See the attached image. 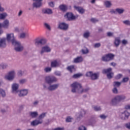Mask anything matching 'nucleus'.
Wrapping results in <instances>:
<instances>
[{
    "label": "nucleus",
    "instance_id": "1a4fd4ad",
    "mask_svg": "<svg viewBox=\"0 0 130 130\" xmlns=\"http://www.w3.org/2000/svg\"><path fill=\"white\" fill-rule=\"evenodd\" d=\"M129 116H130V113L126 110L121 113V114H120V118L122 120H127V119L129 118Z\"/></svg>",
    "mask_w": 130,
    "mask_h": 130
},
{
    "label": "nucleus",
    "instance_id": "dca6fc26",
    "mask_svg": "<svg viewBox=\"0 0 130 130\" xmlns=\"http://www.w3.org/2000/svg\"><path fill=\"white\" fill-rule=\"evenodd\" d=\"M39 124H42V121L39 120V119H35L30 123V125H31V126H37Z\"/></svg>",
    "mask_w": 130,
    "mask_h": 130
},
{
    "label": "nucleus",
    "instance_id": "c9c22d12",
    "mask_svg": "<svg viewBox=\"0 0 130 130\" xmlns=\"http://www.w3.org/2000/svg\"><path fill=\"white\" fill-rule=\"evenodd\" d=\"M67 70L70 72V73H73V71H75V67L74 66H69L67 67Z\"/></svg>",
    "mask_w": 130,
    "mask_h": 130
},
{
    "label": "nucleus",
    "instance_id": "4c0bfd02",
    "mask_svg": "<svg viewBox=\"0 0 130 130\" xmlns=\"http://www.w3.org/2000/svg\"><path fill=\"white\" fill-rule=\"evenodd\" d=\"M114 75V73H113V72H111V73H109L108 74H107V77L108 78V79H112V78H113V75Z\"/></svg>",
    "mask_w": 130,
    "mask_h": 130
},
{
    "label": "nucleus",
    "instance_id": "0eeeda50",
    "mask_svg": "<svg viewBox=\"0 0 130 130\" xmlns=\"http://www.w3.org/2000/svg\"><path fill=\"white\" fill-rule=\"evenodd\" d=\"M86 77L90 78L93 80H98L99 78V73H93V72L89 71L86 73Z\"/></svg>",
    "mask_w": 130,
    "mask_h": 130
},
{
    "label": "nucleus",
    "instance_id": "6e6552de",
    "mask_svg": "<svg viewBox=\"0 0 130 130\" xmlns=\"http://www.w3.org/2000/svg\"><path fill=\"white\" fill-rule=\"evenodd\" d=\"M64 17L66 19H67L68 21H74V20L78 18V16L74 15L73 13L71 12H67Z\"/></svg>",
    "mask_w": 130,
    "mask_h": 130
},
{
    "label": "nucleus",
    "instance_id": "9d476101",
    "mask_svg": "<svg viewBox=\"0 0 130 130\" xmlns=\"http://www.w3.org/2000/svg\"><path fill=\"white\" fill-rule=\"evenodd\" d=\"M15 76H16L15 71H11L5 76V78L6 80H8V81H13L15 79Z\"/></svg>",
    "mask_w": 130,
    "mask_h": 130
},
{
    "label": "nucleus",
    "instance_id": "39448f33",
    "mask_svg": "<svg viewBox=\"0 0 130 130\" xmlns=\"http://www.w3.org/2000/svg\"><path fill=\"white\" fill-rule=\"evenodd\" d=\"M14 46V49L17 52H22L24 50V46L22 45L21 42L17 41L12 44Z\"/></svg>",
    "mask_w": 130,
    "mask_h": 130
},
{
    "label": "nucleus",
    "instance_id": "603ef678",
    "mask_svg": "<svg viewBox=\"0 0 130 130\" xmlns=\"http://www.w3.org/2000/svg\"><path fill=\"white\" fill-rule=\"evenodd\" d=\"M110 14H114L115 15H116V9L114 10V9H111L110 11Z\"/></svg>",
    "mask_w": 130,
    "mask_h": 130
},
{
    "label": "nucleus",
    "instance_id": "423d86ee",
    "mask_svg": "<svg viewBox=\"0 0 130 130\" xmlns=\"http://www.w3.org/2000/svg\"><path fill=\"white\" fill-rule=\"evenodd\" d=\"M114 54L112 53H108L102 56L101 60L105 62L110 61V60H113V59L114 58Z\"/></svg>",
    "mask_w": 130,
    "mask_h": 130
},
{
    "label": "nucleus",
    "instance_id": "7c9ffc66",
    "mask_svg": "<svg viewBox=\"0 0 130 130\" xmlns=\"http://www.w3.org/2000/svg\"><path fill=\"white\" fill-rule=\"evenodd\" d=\"M6 17H8V14L7 13H0V20H4L6 19Z\"/></svg>",
    "mask_w": 130,
    "mask_h": 130
},
{
    "label": "nucleus",
    "instance_id": "20e7f679",
    "mask_svg": "<svg viewBox=\"0 0 130 130\" xmlns=\"http://www.w3.org/2000/svg\"><path fill=\"white\" fill-rule=\"evenodd\" d=\"M125 99H126V96L123 94L116 95L111 100V104L113 106H116L120 102H124Z\"/></svg>",
    "mask_w": 130,
    "mask_h": 130
},
{
    "label": "nucleus",
    "instance_id": "ea45409f",
    "mask_svg": "<svg viewBox=\"0 0 130 130\" xmlns=\"http://www.w3.org/2000/svg\"><path fill=\"white\" fill-rule=\"evenodd\" d=\"M81 51L83 54H87V53H89V50L87 48L82 49Z\"/></svg>",
    "mask_w": 130,
    "mask_h": 130
},
{
    "label": "nucleus",
    "instance_id": "f03ea898",
    "mask_svg": "<svg viewBox=\"0 0 130 130\" xmlns=\"http://www.w3.org/2000/svg\"><path fill=\"white\" fill-rule=\"evenodd\" d=\"M72 87L71 92L72 93H78V94H83V93H88L90 90V88L86 87L83 88L82 84L78 82H75L71 85Z\"/></svg>",
    "mask_w": 130,
    "mask_h": 130
},
{
    "label": "nucleus",
    "instance_id": "680f3d73",
    "mask_svg": "<svg viewBox=\"0 0 130 130\" xmlns=\"http://www.w3.org/2000/svg\"><path fill=\"white\" fill-rule=\"evenodd\" d=\"M72 121V118L71 117H68L66 118V122H71Z\"/></svg>",
    "mask_w": 130,
    "mask_h": 130
},
{
    "label": "nucleus",
    "instance_id": "f3484780",
    "mask_svg": "<svg viewBox=\"0 0 130 130\" xmlns=\"http://www.w3.org/2000/svg\"><path fill=\"white\" fill-rule=\"evenodd\" d=\"M2 28L4 29H9L10 27V21L8 19H6L3 21V23H2Z\"/></svg>",
    "mask_w": 130,
    "mask_h": 130
},
{
    "label": "nucleus",
    "instance_id": "f8f14e48",
    "mask_svg": "<svg viewBox=\"0 0 130 130\" xmlns=\"http://www.w3.org/2000/svg\"><path fill=\"white\" fill-rule=\"evenodd\" d=\"M58 28L63 31H67L69 29V24L66 22H60L58 24Z\"/></svg>",
    "mask_w": 130,
    "mask_h": 130
},
{
    "label": "nucleus",
    "instance_id": "e433bc0d",
    "mask_svg": "<svg viewBox=\"0 0 130 130\" xmlns=\"http://www.w3.org/2000/svg\"><path fill=\"white\" fill-rule=\"evenodd\" d=\"M121 85V82H119L118 81H115L113 82V85L115 87H120Z\"/></svg>",
    "mask_w": 130,
    "mask_h": 130
},
{
    "label": "nucleus",
    "instance_id": "4d7b16f0",
    "mask_svg": "<svg viewBox=\"0 0 130 130\" xmlns=\"http://www.w3.org/2000/svg\"><path fill=\"white\" fill-rule=\"evenodd\" d=\"M80 112L83 115V116L86 115V113H87V111H85V110H81Z\"/></svg>",
    "mask_w": 130,
    "mask_h": 130
},
{
    "label": "nucleus",
    "instance_id": "2f4dec72",
    "mask_svg": "<svg viewBox=\"0 0 130 130\" xmlns=\"http://www.w3.org/2000/svg\"><path fill=\"white\" fill-rule=\"evenodd\" d=\"M0 95H1L2 97L3 98H5L6 97V96L7 95L6 93V91H5V90L0 88Z\"/></svg>",
    "mask_w": 130,
    "mask_h": 130
},
{
    "label": "nucleus",
    "instance_id": "864d4df0",
    "mask_svg": "<svg viewBox=\"0 0 130 130\" xmlns=\"http://www.w3.org/2000/svg\"><path fill=\"white\" fill-rule=\"evenodd\" d=\"M122 77V75L119 74L116 76L115 79H116V80H119V79H120Z\"/></svg>",
    "mask_w": 130,
    "mask_h": 130
},
{
    "label": "nucleus",
    "instance_id": "473e14b6",
    "mask_svg": "<svg viewBox=\"0 0 130 130\" xmlns=\"http://www.w3.org/2000/svg\"><path fill=\"white\" fill-rule=\"evenodd\" d=\"M29 35L25 32H22L19 35V38L24 39L25 37H28Z\"/></svg>",
    "mask_w": 130,
    "mask_h": 130
},
{
    "label": "nucleus",
    "instance_id": "2eb2a0df",
    "mask_svg": "<svg viewBox=\"0 0 130 130\" xmlns=\"http://www.w3.org/2000/svg\"><path fill=\"white\" fill-rule=\"evenodd\" d=\"M51 51V49L48 46H45L42 48L40 52L41 54H43L45 52H50Z\"/></svg>",
    "mask_w": 130,
    "mask_h": 130
},
{
    "label": "nucleus",
    "instance_id": "c756f323",
    "mask_svg": "<svg viewBox=\"0 0 130 130\" xmlns=\"http://www.w3.org/2000/svg\"><path fill=\"white\" fill-rule=\"evenodd\" d=\"M116 11L117 14L121 15L123 13H124V9L123 8H116Z\"/></svg>",
    "mask_w": 130,
    "mask_h": 130
},
{
    "label": "nucleus",
    "instance_id": "6e6d98bb",
    "mask_svg": "<svg viewBox=\"0 0 130 130\" xmlns=\"http://www.w3.org/2000/svg\"><path fill=\"white\" fill-rule=\"evenodd\" d=\"M54 74L56 76H58V77H60V76H61V73H60V72L59 71L55 72Z\"/></svg>",
    "mask_w": 130,
    "mask_h": 130
},
{
    "label": "nucleus",
    "instance_id": "cd10ccee",
    "mask_svg": "<svg viewBox=\"0 0 130 130\" xmlns=\"http://www.w3.org/2000/svg\"><path fill=\"white\" fill-rule=\"evenodd\" d=\"M59 8L62 12H66L68 10V6L64 5H61L59 6Z\"/></svg>",
    "mask_w": 130,
    "mask_h": 130
},
{
    "label": "nucleus",
    "instance_id": "5fc2aeb1",
    "mask_svg": "<svg viewBox=\"0 0 130 130\" xmlns=\"http://www.w3.org/2000/svg\"><path fill=\"white\" fill-rule=\"evenodd\" d=\"M122 82H123V83H126V82H128V78L125 77V78H123Z\"/></svg>",
    "mask_w": 130,
    "mask_h": 130
},
{
    "label": "nucleus",
    "instance_id": "c03bdc74",
    "mask_svg": "<svg viewBox=\"0 0 130 130\" xmlns=\"http://www.w3.org/2000/svg\"><path fill=\"white\" fill-rule=\"evenodd\" d=\"M17 75H18V77H22V76H23V75H24V71H22L21 70H19L18 72Z\"/></svg>",
    "mask_w": 130,
    "mask_h": 130
},
{
    "label": "nucleus",
    "instance_id": "37998d69",
    "mask_svg": "<svg viewBox=\"0 0 130 130\" xmlns=\"http://www.w3.org/2000/svg\"><path fill=\"white\" fill-rule=\"evenodd\" d=\"M44 71L45 73H50V72H51V68L46 67L44 69Z\"/></svg>",
    "mask_w": 130,
    "mask_h": 130
},
{
    "label": "nucleus",
    "instance_id": "79ce46f5",
    "mask_svg": "<svg viewBox=\"0 0 130 130\" xmlns=\"http://www.w3.org/2000/svg\"><path fill=\"white\" fill-rule=\"evenodd\" d=\"M44 25L45 27V28H46V29H47L48 30H49L50 31V30H51V28L50 27V25H49L48 24V23H44Z\"/></svg>",
    "mask_w": 130,
    "mask_h": 130
},
{
    "label": "nucleus",
    "instance_id": "13d9d810",
    "mask_svg": "<svg viewBox=\"0 0 130 130\" xmlns=\"http://www.w3.org/2000/svg\"><path fill=\"white\" fill-rule=\"evenodd\" d=\"M125 126L127 129H130V122L126 123L125 124Z\"/></svg>",
    "mask_w": 130,
    "mask_h": 130
},
{
    "label": "nucleus",
    "instance_id": "de8ad7c7",
    "mask_svg": "<svg viewBox=\"0 0 130 130\" xmlns=\"http://www.w3.org/2000/svg\"><path fill=\"white\" fill-rule=\"evenodd\" d=\"M112 92L114 93V94H117V93H118V90L116 87H114V88L112 89Z\"/></svg>",
    "mask_w": 130,
    "mask_h": 130
},
{
    "label": "nucleus",
    "instance_id": "9b49d317",
    "mask_svg": "<svg viewBox=\"0 0 130 130\" xmlns=\"http://www.w3.org/2000/svg\"><path fill=\"white\" fill-rule=\"evenodd\" d=\"M46 43V40L44 39L37 38L35 40V44L36 46H39L40 45H44Z\"/></svg>",
    "mask_w": 130,
    "mask_h": 130
},
{
    "label": "nucleus",
    "instance_id": "412c9836",
    "mask_svg": "<svg viewBox=\"0 0 130 130\" xmlns=\"http://www.w3.org/2000/svg\"><path fill=\"white\" fill-rule=\"evenodd\" d=\"M114 44L115 47H118V46H119V45L120 44V38H115Z\"/></svg>",
    "mask_w": 130,
    "mask_h": 130
},
{
    "label": "nucleus",
    "instance_id": "ddd939ff",
    "mask_svg": "<svg viewBox=\"0 0 130 130\" xmlns=\"http://www.w3.org/2000/svg\"><path fill=\"white\" fill-rule=\"evenodd\" d=\"M35 2L33 4V8L36 9H40L42 7V0H33Z\"/></svg>",
    "mask_w": 130,
    "mask_h": 130
},
{
    "label": "nucleus",
    "instance_id": "052dcab7",
    "mask_svg": "<svg viewBox=\"0 0 130 130\" xmlns=\"http://www.w3.org/2000/svg\"><path fill=\"white\" fill-rule=\"evenodd\" d=\"M107 35L108 37H112V36H113V32H108Z\"/></svg>",
    "mask_w": 130,
    "mask_h": 130
},
{
    "label": "nucleus",
    "instance_id": "aec40b11",
    "mask_svg": "<svg viewBox=\"0 0 130 130\" xmlns=\"http://www.w3.org/2000/svg\"><path fill=\"white\" fill-rule=\"evenodd\" d=\"M74 7L75 10H76L77 11H78V12H79V13H80V14H84V13H85V9H83V8L76 6H75Z\"/></svg>",
    "mask_w": 130,
    "mask_h": 130
},
{
    "label": "nucleus",
    "instance_id": "0e129e2a",
    "mask_svg": "<svg viewBox=\"0 0 130 130\" xmlns=\"http://www.w3.org/2000/svg\"><path fill=\"white\" fill-rule=\"evenodd\" d=\"M22 14H23V11L20 10L19 13H18V17H21V16H22Z\"/></svg>",
    "mask_w": 130,
    "mask_h": 130
},
{
    "label": "nucleus",
    "instance_id": "49530a36",
    "mask_svg": "<svg viewBox=\"0 0 130 130\" xmlns=\"http://www.w3.org/2000/svg\"><path fill=\"white\" fill-rule=\"evenodd\" d=\"M123 24L127 25V26H130V21L128 20H124L123 21Z\"/></svg>",
    "mask_w": 130,
    "mask_h": 130
},
{
    "label": "nucleus",
    "instance_id": "bf43d9fd",
    "mask_svg": "<svg viewBox=\"0 0 130 130\" xmlns=\"http://www.w3.org/2000/svg\"><path fill=\"white\" fill-rule=\"evenodd\" d=\"M100 117L101 118V119H106V118H107V116H105V115L103 114L101 115L100 116Z\"/></svg>",
    "mask_w": 130,
    "mask_h": 130
},
{
    "label": "nucleus",
    "instance_id": "a18cd8bd",
    "mask_svg": "<svg viewBox=\"0 0 130 130\" xmlns=\"http://www.w3.org/2000/svg\"><path fill=\"white\" fill-rule=\"evenodd\" d=\"M90 21L92 23H97V22H99V20L96 18H92L91 19H90Z\"/></svg>",
    "mask_w": 130,
    "mask_h": 130
},
{
    "label": "nucleus",
    "instance_id": "bb28decb",
    "mask_svg": "<svg viewBox=\"0 0 130 130\" xmlns=\"http://www.w3.org/2000/svg\"><path fill=\"white\" fill-rule=\"evenodd\" d=\"M112 72V68H108L107 69H104L103 71H102V73L103 74H109V73H111Z\"/></svg>",
    "mask_w": 130,
    "mask_h": 130
},
{
    "label": "nucleus",
    "instance_id": "3c124183",
    "mask_svg": "<svg viewBox=\"0 0 130 130\" xmlns=\"http://www.w3.org/2000/svg\"><path fill=\"white\" fill-rule=\"evenodd\" d=\"M78 130H87V128L84 126L81 125L79 127Z\"/></svg>",
    "mask_w": 130,
    "mask_h": 130
},
{
    "label": "nucleus",
    "instance_id": "f257e3e1",
    "mask_svg": "<svg viewBox=\"0 0 130 130\" xmlns=\"http://www.w3.org/2000/svg\"><path fill=\"white\" fill-rule=\"evenodd\" d=\"M45 83L48 84L49 85L47 87L46 84L44 83L43 86L44 89H46L48 91H55L56 89L59 87V84H52V83H55L57 81V78L54 76H46L45 78Z\"/></svg>",
    "mask_w": 130,
    "mask_h": 130
},
{
    "label": "nucleus",
    "instance_id": "6ab92c4d",
    "mask_svg": "<svg viewBox=\"0 0 130 130\" xmlns=\"http://www.w3.org/2000/svg\"><path fill=\"white\" fill-rule=\"evenodd\" d=\"M43 14H47V15H51L53 14L52 10L50 9H43L42 10Z\"/></svg>",
    "mask_w": 130,
    "mask_h": 130
},
{
    "label": "nucleus",
    "instance_id": "f704fd0d",
    "mask_svg": "<svg viewBox=\"0 0 130 130\" xmlns=\"http://www.w3.org/2000/svg\"><path fill=\"white\" fill-rule=\"evenodd\" d=\"M82 76H83V74L81 73H78V74H74L72 78H73V79H78L79 78H81Z\"/></svg>",
    "mask_w": 130,
    "mask_h": 130
},
{
    "label": "nucleus",
    "instance_id": "5701e85b",
    "mask_svg": "<svg viewBox=\"0 0 130 130\" xmlns=\"http://www.w3.org/2000/svg\"><path fill=\"white\" fill-rule=\"evenodd\" d=\"M82 61H83V57H82V56H79L75 58L73 62H75V63H79V62H82Z\"/></svg>",
    "mask_w": 130,
    "mask_h": 130
},
{
    "label": "nucleus",
    "instance_id": "4be33fe9",
    "mask_svg": "<svg viewBox=\"0 0 130 130\" xmlns=\"http://www.w3.org/2000/svg\"><path fill=\"white\" fill-rule=\"evenodd\" d=\"M51 68H57V67H59V63L57 62V60H54L51 62Z\"/></svg>",
    "mask_w": 130,
    "mask_h": 130
},
{
    "label": "nucleus",
    "instance_id": "393cba45",
    "mask_svg": "<svg viewBox=\"0 0 130 130\" xmlns=\"http://www.w3.org/2000/svg\"><path fill=\"white\" fill-rule=\"evenodd\" d=\"M29 115L32 118H36L38 116V112H29Z\"/></svg>",
    "mask_w": 130,
    "mask_h": 130
},
{
    "label": "nucleus",
    "instance_id": "8fccbe9b",
    "mask_svg": "<svg viewBox=\"0 0 130 130\" xmlns=\"http://www.w3.org/2000/svg\"><path fill=\"white\" fill-rule=\"evenodd\" d=\"M121 42L123 45H126L128 43V42L126 40H123Z\"/></svg>",
    "mask_w": 130,
    "mask_h": 130
},
{
    "label": "nucleus",
    "instance_id": "c85d7f7f",
    "mask_svg": "<svg viewBox=\"0 0 130 130\" xmlns=\"http://www.w3.org/2000/svg\"><path fill=\"white\" fill-rule=\"evenodd\" d=\"M9 67L6 63H1L0 64V70H6Z\"/></svg>",
    "mask_w": 130,
    "mask_h": 130
},
{
    "label": "nucleus",
    "instance_id": "a878e982",
    "mask_svg": "<svg viewBox=\"0 0 130 130\" xmlns=\"http://www.w3.org/2000/svg\"><path fill=\"white\" fill-rule=\"evenodd\" d=\"M46 116V113H43L41 114H40L38 118L39 120L42 121V123H43V118Z\"/></svg>",
    "mask_w": 130,
    "mask_h": 130
},
{
    "label": "nucleus",
    "instance_id": "69168bd1",
    "mask_svg": "<svg viewBox=\"0 0 130 130\" xmlns=\"http://www.w3.org/2000/svg\"><path fill=\"white\" fill-rule=\"evenodd\" d=\"M49 5L50 6V7H51V8H53V7H54V4H53V2H50L49 3Z\"/></svg>",
    "mask_w": 130,
    "mask_h": 130
},
{
    "label": "nucleus",
    "instance_id": "4468645a",
    "mask_svg": "<svg viewBox=\"0 0 130 130\" xmlns=\"http://www.w3.org/2000/svg\"><path fill=\"white\" fill-rule=\"evenodd\" d=\"M19 84L18 83H13L12 85V93H15L17 94L19 92Z\"/></svg>",
    "mask_w": 130,
    "mask_h": 130
},
{
    "label": "nucleus",
    "instance_id": "338daca9",
    "mask_svg": "<svg viewBox=\"0 0 130 130\" xmlns=\"http://www.w3.org/2000/svg\"><path fill=\"white\" fill-rule=\"evenodd\" d=\"M110 66H112V67H116V63L112 62L110 63Z\"/></svg>",
    "mask_w": 130,
    "mask_h": 130
},
{
    "label": "nucleus",
    "instance_id": "774afa93",
    "mask_svg": "<svg viewBox=\"0 0 130 130\" xmlns=\"http://www.w3.org/2000/svg\"><path fill=\"white\" fill-rule=\"evenodd\" d=\"M125 109H130V105H127L125 106Z\"/></svg>",
    "mask_w": 130,
    "mask_h": 130
},
{
    "label": "nucleus",
    "instance_id": "58836bf2",
    "mask_svg": "<svg viewBox=\"0 0 130 130\" xmlns=\"http://www.w3.org/2000/svg\"><path fill=\"white\" fill-rule=\"evenodd\" d=\"M19 84H20L21 85H23V84H25V83H27V79H22L19 80Z\"/></svg>",
    "mask_w": 130,
    "mask_h": 130
},
{
    "label": "nucleus",
    "instance_id": "a19ab883",
    "mask_svg": "<svg viewBox=\"0 0 130 130\" xmlns=\"http://www.w3.org/2000/svg\"><path fill=\"white\" fill-rule=\"evenodd\" d=\"M92 108L94 110V111H100V110H101V108L100 107L96 106H92Z\"/></svg>",
    "mask_w": 130,
    "mask_h": 130
},
{
    "label": "nucleus",
    "instance_id": "09e8293b",
    "mask_svg": "<svg viewBox=\"0 0 130 130\" xmlns=\"http://www.w3.org/2000/svg\"><path fill=\"white\" fill-rule=\"evenodd\" d=\"M101 46V44L100 43H95L94 45V48H99Z\"/></svg>",
    "mask_w": 130,
    "mask_h": 130
},
{
    "label": "nucleus",
    "instance_id": "b1692460",
    "mask_svg": "<svg viewBox=\"0 0 130 130\" xmlns=\"http://www.w3.org/2000/svg\"><path fill=\"white\" fill-rule=\"evenodd\" d=\"M104 4L106 8H110L111 6H112V4H111V1L107 0L104 2Z\"/></svg>",
    "mask_w": 130,
    "mask_h": 130
},
{
    "label": "nucleus",
    "instance_id": "7ed1b4c3",
    "mask_svg": "<svg viewBox=\"0 0 130 130\" xmlns=\"http://www.w3.org/2000/svg\"><path fill=\"white\" fill-rule=\"evenodd\" d=\"M6 40H7L8 42H11L12 44H13V42L17 41L13 33L8 34L6 39L5 38H0V47H6L7 46V43H6Z\"/></svg>",
    "mask_w": 130,
    "mask_h": 130
},
{
    "label": "nucleus",
    "instance_id": "72a5a7b5",
    "mask_svg": "<svg viewBox=\"0 0 130 130\" xmlns=\"http://www.w3.org/2000/svg\"><path fill=\"white\" fill-rule=\"evenodd\" d=\"M90 31H85L83 34V37L87 39L89 38V37H90Z\"/></svg>",
    "mask_w": 130,
    "mask_h": 130
},
{
    "label": "nucleus",
    "instance_id": "a211bd4d",
    "mask_svg": "<svg viewBox=\"0 0 130 130\" xmlns=\"http://www.w3.org/2000/svg\"><path fill=\"white\" fill-rule=\"evenodd\" d=\"M28 95L27 89H22L20 91V93L18 94L19 97H24V96H27Z\"/></svg>",
    "mask_w": 130,
    "mask_h": 130
},
{
    "label": "nucleus",
    "instance_id": "e2e57ef3",
    "mask_svg": "<svg viewBox=\"0 0 130 130\" xmlns=\"http://www.w3.org/2000/svg\"><path fill=\"white\" fill-rule=\"evenodd\" d=\"M25 107V105H21L19 106V110L22 111L23 109H24V108Z\"/></svg>",
    "mask_w": 130,
    "mask_h": 130
}]
</instances>
